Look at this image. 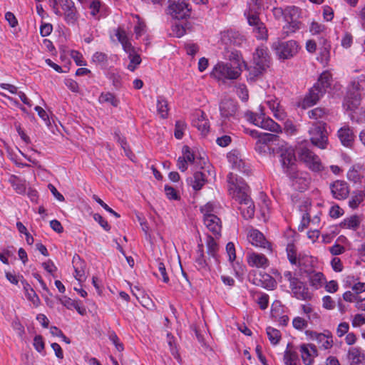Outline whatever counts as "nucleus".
<instances>
[{
    "mask_svg": "<svg viewBox=\"0 0 365 365\" xmlns=\"http://www.w3.org/2000/svg\"><path fill=\"white\" fill-rule=\"evenodd\" d=\"M34 346L38 352H41L44 349V342L41 335H37L34 337Z\"/></svg>",
    "mask_w": 365,
    "mask_h": 365,
    "instance_id": "60",
    "label": "nucleus"
},
{
    "mask_svg": "<svg viewBox=\"0 0 365 365\" xmlns=\"http://www.w3.org/2000/svg\"><path fill=\"white\" fill-rule=\"evenodd\" d=\"M167 339H168V345L170 346V352H171L172 355L175 358H178L179 357V354L178 353L177 348H176L175 344L174 343V337H173V336L170 333H168L167 334Z\"/></svg>",
    "mask_w": 365,
    "mask_h": 365,
    "instance_id": "50",
    "label": "nucleus"
},
{
    "mask_svg": "<svg viewBox=\"0 0 365 365\" xmlns=\"http://www.w3.org/2000/svg\"><path fill=\"white\" fill-rule=\"evenodd\" d=\"M200 211L203 214V217H207V216L215 215V214L212 213L214 211V206L210 202H207L206 205L201 207Z\"/></svg>",
    "mask_w": 365,
    "mask_h": 365,
    "instance_id": "58",
    "label": "nucleus"
},
{
    "mask_svg": "<svg viewBox=\"0 0 365 365\" xmlns=\"http://www.w3.org/2000/svg\"><path fill=\"white\" fill-rule=\"evenodd\" d=\"M293 297L299 300H309L312 299V293L309 292L307 284L297 279L294 282L289 284Z\"/></svg>",
    "mask_w": 365,
    "mask_h": 365,
    "instance_id": "13",
    "label": "nucleus"
},
{
    "mask_svg": "<svg viewBox=\"0 0 365 365\" xmlns=\"http://www.w3.org/2000/svg\"><path fill=\"white\" fill-rule=\"evenodd\" d=\"M252 283L268 290H272L277 286L276 280L271 275L262 272L254 274Z\"/></svg>",
    "mask_w": 365,
    "mask_h": 365,
    "instance_id": "14",
    "label": "nucleus"
},
{
    "mask_svg": "<svg viewBox=\"0 0 365 365\" xmlns=\"http://www.w3.org/2000/svg\"><path fill=\"white\" fill-rule=\"evenodd\" d=\"M228 160L230 163H232L233 168L237 169L239 171L246 173L247 175L249 174V169L246 168L245 163L241 160L237 158V156L235 155L234 154H230L228 156Z\"/></svg>",
    "mask_w": 365,
    "mask_h": 365,
    "instance_id": "35",
    "label": "nucleus"
},
{
    "mask_svg": "<svg viewBox=\"0 0 365 365\" xmlns=\"http://www.w3.org/2000/svg\"><path fill=\"white\" fill-rule=\"evenodd\" d=\"M182 154L183 156L182 158H185V160H187V163H193L196 162V158L195 155L190 151L189 146L184 145L182 147Z\"/></svg>",
    "mask_w": 365,
    "mask_h": 365,
    "instance_id": "48",
    "label": "nucleus"
},
{
    "mask_svg": "<svg viewBox=\"0 0 365 365\" xmlns=\"http://www.w3.org/2000/svg\"><path fill=\"white\" fill-rule=\"evenodd\" d=\"M279 136L271 133H264L260 139H258L255 143V150L260 154H269L274 153V148H271L269 143L277 141Z\"/></svg>",
    "mask_w": 365,
    "mask_h": 365,
    "instance_id": "10",
    "label": "nucleus"
},
{
    "mask_svg": "<svg viewBox=\"0 0 365 365\" xmlns=\"http://www.w3.org/2000/svg\"><path fill=\"white\" fill-rule=\"evenodd\" d=\"M253 66L249 70L252 75L257 77L261 75L270 63V56L266 47H258L253 55Z\"/></svg>",
    "mask_w": 365,
    "mask_h": 365,
    "instance_id": "2",
    "label": "nucleus"
},
{
    "mask_svg": "<svg viewBox=\"0 0 365 365\" xmlns=\"http://www.w3.org/2000/svg\"><path fill=\"white\" fill-rule=\"evenodd\" d=\"M99 102L110 103L113 107H117L119 104V100L110 92L102 93L99 96Z\"/></svg>",
    "mask_w": 365,
    "mask_h": 365,
    "instance_id": "38",
    "label": "nucleus"
},
{
    "mask_svg": "<svg viewBox=\"0 0 365 365\" xmlns=\"http://www.w3.org/2000/svg\"><path fill=\"white\" fill-rule=\"evenodd\" d=\"M206 246H207V255L212 257L215 260V263L217 264L219 262L218 260V250L219 245L217 243L216 240L211 235L207 236L206 240Z\"/></svg>",
    "mask_w": 365,
    "mask_h": 365,
    "instance_id": "28",
    "label": "nucleus"
},
{
    "mask_svg": "<svg viewBox=\"0 0 365 365\" xmlns=\"http://www.w3.org/2000/svg\"><path fill=\"white\" fill-rule=\"evenodd\" d=\"M325 280L324 274L320 272H314L309 277L310 284L316 289L321 287Z\"/></svg>",
    "mask_w": 365,
    "mask_h": 365,
    "instance_id": "39",
    "label": "nucleus"
},
{
    "mask_svg": "<svg viewBox=\"0 0 365 365\" xmlns=\"http://www.w3.org/2000/svg\"><path fill=\"white\" fill-rule=\"evenodd\" d=\"M325 93L324 88H320L315 84L312 87L309 93L303 99L302 106L303 108L312 107L315 105L320 98Z\"/></svg>",
    "mask_w": 365,
    "mask_h": 365,
    "instance_id": "16",
    "label": "nucleus"
},
{
    "mask_svg": "<svg viewBox=\"0 0 365 365\" xmlns=\"http://www.w3.org/2000/svg\"><path fill=\"white\" fill-rule=\"evenodd\" d=\"M249 241L255 247L267 248L271 250L269 242L265 239L262 232L257 230H252L248 235Z\"/></svg>",
    "mask_w": 365,
    "mask_h": 365,
    "instance_id": "20",
    "label": "nucleus"
},
{
    "mask_svg": "<svg viewBox=\"0 0 365 365\" xmlns=\"http://www.w3.org/2000/svg\"><path fill=\"white\" fill-rule=\"evenodd\" d=\"M146 25L144 22L138 21V24L134 28V32L135 34L136 38H138L143 34H144L146 31Z\"/></svg>",
    "mask_w": 365,
    "mask_h": 365,
    "instance_id": "59",
    "label": "nucleus"
},
{
    "mask_svg": "<svg viewBox=\"0 0 365 365\" xmlns=\"http://www.w3.org/2000/svg\"><path fill=\"white\" fill-rule=\"evenodd\" d=\"M364 195L361 193H359L351 197V200L349 202V206L355 209L356 208L359 204L363 201Z\"/></svg>",
    "mask_w": 365,
    "mask_h": 365,
    "instance_id": "54",
    "label": "nucleus"
},
{
    "mask_svg": "<svg viewBox=\"0 0 365 365\" xmlns=\"http://www.w3.org/2000/svg\"><path fill=\"white\" fill-rule=\"evenodd\" d=\"M186 128V124L182 120H178L175 125L174 135L177 139H181L183 136V131Z\"/></svg>",
    "mask_w": 365,
    "mask_h": 365,
    "instance_id": "47",
    "label": "nucleus"
},
{
    "mask_svg": "<svg viewBox=\"0 0 365 365\" xmlns=\"http://www.w3.org/2000/svg\"><path fill=\"white\" fill-rule=\"evenodd\" d=\"M307 114L309 118L318 120L319 123L327 118L328 113L326 109L317 107L309 110Z\"/></svg>",
    "mask_w": 365,
    "mask_h": 365,
    "instance_id": "36",
    "label": "nucleus"
},
{
    "mask_svg": "<svg viewBox=\"0 0 365 365\" xmlns=\"http://www.w3.org/2000/svg\"><path fill=\"white\" fill-rule=\"evenodd\" d=\"M247 262L250 266L257 268H265L269 265V261L264 255L255 252L248 255Z\"/></svg>",
    "mask_w": 365,
    "mask_h": 365,
    "instance_id": "25",
    "label": "nucleus"
},
{
    "mask_svg": "<svg viewBox=\"0 0 365 365\" xmlns=\"http://www.w3.org/2000/svg\"><path fill=\"white\" fill-rule=\"evenodd\" d=\"M63 11L64 19L68 25H75L78 21V11L72 0H59Z\"/></svg>",
    "mask_w": 365,
    "mask_h": 365,
    "instance_id": "11",
    "label": "nucleus"
},
{
    "mask_svg": "<svg viewBox=\"0 0 365 365\" xmlns=\"http://www.w3.org/2000/svg\"><path fill=\"white\" fill-rule=\"evenodd\" d=\"M280 162L283 168L284 172L287 175H289L291 172L297 170L296 158L293 150H284L280 154Z\"/></svg>",
    "mask_w": 365,
    "mask_h": 365,
    "instance_id": "15",
    "label": "nucleus"
},
{
    "mask_svg": "<svg viewBox=\"0 0 365 365\" xmlns=\"http://www.w3.org/2000/svg\"><path fill=\"white\" fill-rule=\"evenodd\" d=\"M237 109V103L232 99H224L220 102V111L222 117L234 116Z\"/></svg>",
    "mask_w": 365,
    "mask_h": 365,
    "instance_id": "21",
    "label": "nucleus"
},
{
    "mask_svg": "<svg viewBox=\"0 0 365 365\" xmlns=\"http://www.w3.org/2000/svg\"><path fill=\"white\" fill-rule=\"evenodd\" d=\"M226 251L229 257V260L233 262L236 258L235 247L232 242H230L226 245Z\"/></svg>",
    "mask_w": 365,
    "mask_h": 365,
    "instance_id": "62",
    "label": "nucleus"
},
{
    "mask_svg": "<svg viewBox=\"0 0 365 365\" xmlns=\"http://www.w3.org/2000/svg\"><path fill=\"white\" fill-rule=\"evenodd\" d=\"M302 359L305 365H311L313 363L312 355L317 356V350L315 345L309 344H302L300 347Z\"/></svg>",
    "mask_w": 365,
    "mask_h": 365,
    "instance_id": "24",
    "label": "nucleus"
},
{
    "mask_svg": "<svg viewBox=\"0 0 365 365\" xmlns=\"http://www.w3.org/2000/svg\"><path fill=\"white\" fill-rule=\"evenodd\" d=\"M192 125L197 128L200 133L205 135L210 130V123L205 113L199 110L195 114L192 119Z\"/></svg>",
    "mask_w": 365,
    "mask_h": 365,
    "instance_id": "19",
    "label": "nucleus"
},
{
    "mask_svg": "<svg viewBox=\"0 0 365 365\" xmlns=\"http://www.w3.org/2000/svg\"><path fill=\"white\" fill-rule=\"evenodd\" d=\"M352 42H353L352 35L348 32L345 33V34L344 35V36L341 39V46L345 48H348L351 47Z\"/></svg>",
    "mask_w": 365,
    "mask_h": 365,
    "instance_id": "64",
    "label": "nucleus"
},
{
    "mask_svg": "<svg viewBox=\"0 0 365 365\" xmlns=\"http://www.w3.org/2000/svg\"><path fill=\"white\" fill-rule=\"evenodd\" d=\"M165 192L167 197L170 200H178L179 198V195H178L176 190L171 186L165 185Z\"/></svg>",
    "mask_w": 365,
    "mask_h": 365,
    "instance_id": "55",
    "label": "nucleus"
},
{
    "mask_svg": "<svg viewBox=\"0 0 365 365\" xmlns=\"http://www.w3.org/2000/svg\"><path fill=\"white\" fill-rule=\"evenodd\" d=\"M298 155L300 160L302 161L310 170L318 173L324 170V166L319 157L309 148L301 147L299 150Z\"/></svg>",
    "mask_w": 365,
    "mask_h": 365,
    "instance_id": "7",
    "label": "nucleus"
},
{
    "mask_svg": "<svg viewBox=\"0 0 365 365\" xmlns=\"http://www.w3.org/2000/svg\"><path fill=\"white\" fill-rule=\"evenodd\" d=\"M348 357L351 361L350 365H365V354L359 348H351L348 351Z\"/></svg>",
    "mask_w": 365,
    "mask_h": 365,
    "instance_id": "26",
    "label": "nucleus"
},
{
    "mask_svg": "<svg viewBox=\"0 0 365 365\" xmlns=\"http://www.w3.org/2000/svg\"><path fill=\"white\" fill-rule=\"evenodd\" d=\"M351 95V97L345 98L343 106L347 110H355L360 104L361 97L359 93H353Z\"/></svg>",
    "mask_w": 365,
    "mask_h": 365,
    "instance_id": "31",
    "label": "nucleus"
},
{
    "mask_svg": "<svg viewBox=\"0 0 365 365\" xmlns=\"http://www.w3.org/2000/svg\"><path fill=\"white\" fill-rule=\"evenodd\" d=\"M93 61L101 65L106 64L108 61V56L102 52H96L93 56Z\"/></svg>",
    "mask_w": 365,
    "mask_h": 365,
    "instance_id": "49",
    "label": "nucleus"
},
{
    "mask_svg": "<svg viewBox=\"0 0 365 365\" xmlns=\"http://www.w3.org/2000/svg\"><path fill=\"white\" fill-rule=\"evenodd\" d=\"M157 110L163 118H166L168 115V105L167 101L162 96L158 98Z\"/></svg>",
    "mask_w": 365,
    "mask_h": 365,
    "instance_id": "37",
    "label": "nucleus"
},
{
    "mask_svg": "<svg viewBox=\"0 0 365 365\" xmlns=\"http://www.w3.org/2000/svg\"><path fill=\"white\" fill-rule=\"evenodd\" d=\"M253 31L256 34L257 39H266L267 38V30L263 22L259 23L258 26L253 28Z\"/></svg>",
    "mask_w": 365,
    "mask_h": 365,
    "instance_id": "44",
    "label": "nucleus"
},
{
    "mask_svg": "<svg viewBox=\"0 0 365 365\" xmlns=\"http://www.w3.org/2000/svg\"><path fill=\"white\" fill-rule=\"evenodd\" d=\"M245 15L247 16V19L249 25L252 26L253 28L255 26H258V24H259V23L262 22L259 19V16L255 14L249 12L247 14L245 13Z\"/></svg>",
    "mask_w": 365,
    "mask_h": 365,
    "instance_id": "52",
    "label": "nucleus"
},
{
    "mask_svg": "<svg viewBox=\"0 0 365 365\" xmlns=\"http://www.w3.org/2000/svg\"><path fill=\"white\" fill-rule=\"evenodd\" d=\"M205 175L199 171L195 172L193 177L190 178V185L195 190H200L206 182Z\"/></svg>",
    "mask_w": 365,
    "mask_h": 365,
    "instance_id": "29",
    "label": "nucleus"
},
{
    "mask_svg": "<svg viewBox=\"0 0 365 365\" xmlns=\"http://www.w3.org/2000/svg\"><path fill=\"white\" fill-rule=\"evenodd\" d=\"M298 360V354L295 351L287 349L284 351V361L286 365H297Z\"/></svg>",
    "mask_w": 365,
    "mask_h": 365,
    "instance_id": "41",
    "label": "nucleus"
},
{
    "mask_svg": "<svg viewBox=\"0 0 365 365\" xmlns=\"http://www.w3.org/2000/svg\"><path fill=\"white\" fill-rule=\"evenodd\" d=\"M331 74L329 71H324L320 75L315 85L320 87V88H324V92L326 93L327 89L331 86Z\"/></svg>",
    "mask_w": 365,
    "mask_h": 365,
    "instance_id": "34",
    "label": "nucleus"
},
{
    "mask_svg": "<svg viewBox=\"0 0 365 365\" xmlns=\"http://www.w3.org/2000/svg\"><path fill=\"white\" fill-rule=\"evenodd\" d=\"M246 116L247 120L264 130L277 133L282 132L281 126L272 118L265 117L262 111L260 113L250 111L246 113Z\"/></svg>",
    "mask_w": 365,
    "mask_h": 365,
    "instance_id": "5",
    "label": "nucleus"
},
{
    "mask_svg": "<svg viewBox=\"0 0 365 365\" xmlns=\"http://www.w3.org/2000/svg\"><path fill=\"white\" fill-rule=\"evenodd\" d=\"M272 50L281 60L290 59L299 51V44L296 41L289 40L282 41L277 40L272 45Z\"/></svg>",
    "mask_w": 365,
    "mask_h": 365,
    "instance_id": "3",
    "label": "nucleus"
},
{
    "mask_svg": "<svg viewBox=\"0 0 365 365\" xmlns=\"http://www.w3.org/2000/svg\"><path fill=\"white\" fill-rule=\"evenodd\" d=\"M205 227L212 235L218 238L221 236L222 222L217 215H212L203 217Z\"/></svg>",
    "mask_w": 365,
    "mask_h": 365,
    "instance_id": "17",
    "label": "nucleus"
},
{
    "mask_svg": "<svg viewBox=\"0 0 365 365\" xmlns=\"http://www.w3.org/2000/svg\"><path fill=\"white\" fill-rule=\"evenodd\" d=\"M130 63L128 66V69L130 71H134L140 63H141V58L139 54L135 53L133 54L128 56Z\"/></svg>",
    "mask_w": 365,
    "mask_h": 365,
    "instance_id": "46",
    "label": "nucleus"
},
{
    "mask_svg": "<svg viewBox=\"0 0 365 365\" xmlns=\"http://www.w3.org/2000/svg\"><path fill=\"white\" fill-rule=\"evenodd\" d=\"M298 16V8L295 6L286 8V16L284 21L287 24L283 26V34L289 36L300 29L301 23L297 20Z\"/></svg>",
    "mask_w": 365,
    "mask_h": 365,
    "instance_id": "8",
    "label": "nucleus"
},
{
    "mask_svg": "<svg viewBox=\"0 0 365 365\" xmlns=\"http://www.w3.org/2000/svg\"><path fill=\"white\" fill-rule=\"evenodd\" d=\"M287 257L292 264H297V250L293 244H288L286 248Z\"/></svg>",
    "mask_w": 365,
    "mask_h": 365,
    "instance_id": "45",
    "label": "nucleus"
},
{
    "mask_svg": "<svg viewBox=\"0 0 365 365\" xmlns=\"http://www.w3.org/2000/svg\"><path fill=\"white\" fill-rule=\"evenodd\" d=\"M21 283L27 299L31 302L36 307L38 306L40 299L35 291L26 281L23 280Z\"/></svg>",
    "mask_w": 365,
    "mask_h": 365,
    "instance_id": "30",
    "label": "nucleus"
},
{
    "mask_svg": "<svg viewBox=\"0 0 365 365\" xmlns=\"http://www.w3.org/2000/svg\"><path fill=\"white\" fill-rule=\"evenodd\" d=\"M293 327L298 330L306 328L308 325L307 322L302 317H297L292 321Z\"/></svg>",
    "mask_w": 365,
    "mask_h": 365,
    "instance_id": "53",
    "label": "nucleus"
},
{
    "mask_svg": "<svg viewBox=\"0 0 365 365\" xmlns=\"http://www.w3.org/2000/svg\"><path fill=\"white\" fill-rule=\"evenodd\" d=\"M168 11L176 19H183L190 16V9L186 0H169Z\"/></svg>",
    "mask_w": 365,
    "mask_h": 365,
    "instance_id": "9",
    "label": "nucleus"
},
{
    "mask_svg": "<svg viewBox=\"0 0 365 365\" xmlns=\"http://www.w3.org/2000/svg\"><path fill=\"white\" fill-rule=\"evenodd\" d=\"M347 178L349 180L356 182L360 180V174L356 166L354 165L347 173Z\"/></svg>",
    "mask_w": 365,
    "mask_h": 365,
    "instance_id": "51",
    "label": "nucleus"
},
{
    "mask_svg": "<svg viewBox=\"0 0 365 365\" xmlns=\"http://www.w3.org/2000/svg\"><path fill=\"white\" fill-rule=\"evenodd\" d=\"M101 1L99 0L93 1L90 4L91 14L96 17V15L100 12L101 9Z\"/></svg>",
    "mask_w": 365,
    "mask_h": 365,
    "instance_id": "61",
    "label": "nucleus"
},
{
    "mask_svg": "<svg viewBox=\"0 0 365 365\" xmlns=\"http://www.w3.org/2000/svg\"><path fill=\"white\" fill-rule=\"evenodd\" d=\"M312 143L321 148L325 149L328 144V136L326 130V123L319 122L313 123L309 130Z\"/></svg>",
    "mask_w": 365,
    "mask_h": 365,
    "instance_id": "6",
    "label": "nucleus"
},
{
    "mask_svg": "<svg viewBox=\"0 0 365 365\" xmlns=\"http://www.w3.org/2000/svg\"><path fill=\"white\" fill-rule=\"evenodd\" d=\"M361 220L357 215H352L345 218L341 223L340 227L344 229H351L356 230L359 227Z\"/></svg>",
    "mask_w": 365,
    "mask_h": 365,
    "instance_id": "32",
    "label": "nucleus"
},
{
    "mask_svg": "<svg viewBox=\"0 0 365 365\" xmlns=\"http://www.w3.org/2000/svg\"><path fill=\"white\" fill-rule=\"evenodd\" d=\"M261 309L264 310L267 308L269 303L268 294L263 293L261 294L257 301Z\"/></svg>",
    "mask_w": 365,
    "mask_h": 365,
    "instance_id": "56",
    "label": "nucleus"
},
{
    "mask_svg": "<svg viewBox=\"0 0 365 365\" xmlns=\"http://www.w3.org/2000/svg\"><path fill=\"white\" fill-rule=\"evenodd\" d=\"M351 86L354 91H361L365 89V75L354 78L351 83Z\"/></svg>",
    "mask_w": 365,
    "mask_h": 365,
    "instance_id": "43",
    "label": "nucleus"
},
{
    "mask_svg": "<svg viewBox=\"0 0 365 365\" xmlns=\"http://www.w3.org/2000/svg\"><path fill=\"white\" fill-rule=\"evenodd\" d=\"M288 176L294 189L300 192L305 190L309 184L310 179L307 173H302L295 170L294 172H291Z\"/></svg>",
    "mask_w": 365,
    "mask_h": 365,
    "instance_id": "12",
    "label": "nucleus"
},
{
    "mask_svg": "<svg viewBox=\"0 0 365 365\" xmlns=\"http://www.w3.org/2000/svg\"><path fill=\"white\" fill-rule=\"evenodd\" d=\"M325 26L317 22H312L309 31L312 34H319L324 31Z\"/></svg>",
    "mask_w": 365,
    "mask_h": 365,
    "instance_id": "63",
    "label": "nucleus"
},
{
    "mask_svg": "<svg viewBox=\"0 0 365 365\" xmlns=\"http://www.w3.org/2000/svg\"><path fill=\"white\" fill-rule=\"evenodd\" d=\"M229 192L240 205L239 209L245 220L252 219L255 215V205L249 195V187L245 181L230 173L227 175Z\"/></svg>",
    "mask_w": 365,
    "mask_h": 365,
    "instance_id": "1",
    "label": "nucleus"
},
{
    "mask_svg": "<svg viewBox=\"0 0 365 365\" xmlns=\"http://www.w3.org/2000/svg\"><path fill=\"white\" fill-rule=\"evenodd\" d=\"M198 248H199L198 249L199 256H198V257L195 260L196 267L200 270V269L206 270L207 269V267H208V263L205 259L204 251H203V245L202 244L201 245H198Z\"/></svg>",
    "mask_w": 365,
    "mask_h": 365,
    "instance_id": "40",
    "label": "nucleus"
},
{
    "mask_svg": "<svg viewBox=\"0 0 365 365\" xmlns=\"http://www.w3.org/2000/svg\"><path fill=\"white\" fill-rule=\"evenodd\" d=\"M330 189L333 197L337 200L346 199L349 193L347 183L344 181L336 180L331 184Z\"/></svg>",
    "mask_w": 365,
    "mask_h": 365,
    "instance_id": "18",
    "label": "nucleus"
},
{
    "mask_svg": "<svg viewBox=\"0 0 365 365\" xmlns=\"http://www.w3.org/2000/svg\"><path fill=\"white\" fill-rule=\"evenodd\" d=\"M338 138L341 144L345 147H351L354 140V133L353 130L349 126L341 128L338 132Z\"/></svg>",
    "mask_w": 365,
    "mask_h": 365,
    "instance_id": "22",
    "label": "nucleus"
},
{
    "mask_svg": "<svg viewBox=\"0 0 365 365\" xmlns=\"http://www.w3.org/2000/svg\"><path fill=\"white\" fill-rule=\"evenodd\" d=\"M72 263L75 270V278L79 282L85 280V262L81 259L79 255H75L73 257Z\"/></svg>",
    "mask_w": 365,
    "mask_h": 365,
    "instance_id": "23",
    "label": "nucleus"
},
{
    "mask_svg": "<svg viewBox=\"0 0 365 365\" xmlns=\"http://www.w3.org/2000/svg\"><path fill=\"white\" fill-rule=\"evenodd\" d=\"M305 334L307 336H309L310 339L316 340L317 341H322L325 340L324 344V348L325 349H328L332 346L333 340L331 336H329L322 333H317L316 331L309 330H307L305 331Z\"/></svg>",
    "mask_w": 365,
    "mask_h": 365,
    "instance_id": "27",
    "label": "nucleus"
},
{
    "mask_svg": "<svg viewBox=\"0 0 365 365\" xmlns=\"http://www.w3.org/2000/svg\"><path fill=\"white\" fill-rule=\"evenodd\" d=\"M241 73V69L238 66H233L230 63H217L211 72V76L218 80L237 79Z\"/></svg>",
    "mask_w": 365,
    "mask_h": 365,
    "instance_id": "4",
    "label": "nucleus"
},
{
    "mask_svg": "<svg viewBox=\"0 0 365 365\" xmlns=\"http://www.w3.org/2000/svg\"><path fill=\"white\" fill-rule=\"evenodd\" d=\"M267 334L268 336L269 340L273 345H277L281 339L280 331L274 328L270 327H267Z\"/></svg>",
    "mask_w": 365,
    "mask_h": 365,
    "instance_id": "42",
    "label": "nucleus"
},
{
    "mask_svg": "<svg viewBox=\"0 0 365 365\" xmlns=\"http://www.w3.org/2000/svg\"><path fill=\"white\" fill-rule=\"evenodd\" d=\"M9 182L18 194H24L26 192L25 180L13 175L10 177Z\"/></svg>",
    "mask_w": 365,
    "mask_h": 365,
    "instance_id": "33",
    "label": "nucleus"
},
{
    "mask_svg": "<svg viewBox=\"0 0 365 365\" xmlns=\"http://www.w3.org/2000/svg\"><path fill=\"white\" fill-rule=\"evenodd\" d=\"M93 219L95 220V221L98 222L105 230H110V227L108 225V222L100 214H94Z\"/></svg>",
    "mask_w": 365,
    "mask_h": 365,
    "instance_id": "57",
    "label": "nucleus"
}]
</instances>
